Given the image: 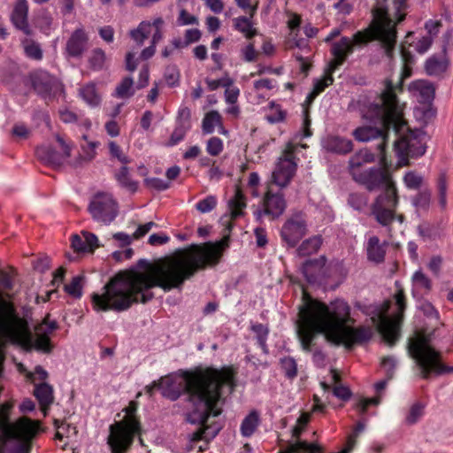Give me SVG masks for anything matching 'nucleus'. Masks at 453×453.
I'll return each instance as SVG.
<instances>
[{
  "label": "nucleus",
  "instance_id": "nucleus-26",
  "mask_svg": "<svg viewBox=\"0 0 453 453\" xmlns=\"http://www.w3.org/2000/svg\"><path fill=\"white\" fill-rule=\"evenodd\" d=\"M367 257L374 263H380L384 260L386 249L385 243H380L377 236H371L365 245Z\"/></svg>",
  "mask_w": 453,
  "mask_h": 453
},
{
  "label": "nucleus",
  "instance_id": "nucleus-64",
  "mask_svg": "<svg viewBox=\"0 0 453 453\" xmlns=\"http://www.w3.org/2000/svg\"><path fill=\"white\" fill-rule=\"evenodd\" d=\"M202 34L201 31L197 28H190L185 31L184 35V42L187 46L191 43H195L201 39Z\"/></svg>",
  "mask_w": 453,
  "mask_h": 453
},
{
  "label": "nucleus",
  "instance_id": "nucleus-28",
  "mask_svg": "<svg viewBox=\"0 0 453 453\" xmlns=\"http://www.w3.org/2000/svg\"><path fill=\"white\" fill-rule=\"evenodd\" d=\"M260 423L259 413L257 411H251L242 420L240 431L243 437H250Z\"/></svg>",
  "mask_w": 453,
  "mask_h": 453
},
{
  "label": "nucleus",
  "instance_id": "nucleus-58",
  "mask_svg": "<svg viewBox=\"0 0 453 453\" xmlns=\"http://www.w3.org/2000/svg\"><path fill=\"white\" fill-rule=\"evenodd\" d=\"M25 52L26 55L35 60H40L42 58V50L38 43L34 42H30L25 44Z\"/></svg>",
  "mask_w": 453,
  "mask_h": 453
},
{
  "label": "nucleus",
  "instance_id": "nucleus-21",
  "mask_svg": "<svg viewBox=\"0 0 453 453\" xmlns=\"http://www.w3.org/2000/svg\"><path fill=\"white\" fill-rule=\"evenodd\" d=\"M326 263V258L321 256L316 259H309L303 264L301 271L308 282L316 283L325 277Z\"/></svg>",
  "mask_w": 453,
  "mask_h": 453
},
{
  "label": "nucleus",
  "instance_id": "nucleus-60",
  "mask_svg": "<svg viewBox=\"0 0 453 453\" xmlns=\"http://www.w3.org/2000/svg\"><path fill=\"white\" fill-rule=\"evenodd\" d=\"M256 92L260 93L262 90H271L276 88V81L268 78L261 79L254 81L253 84Z\"/></svg>",
  "mask_w": 453,
  "mask_h": 453
},
{
  "label": "nucleus",
  "instance_id": "nucleus-57",
  "mask_svg": "<svg viewBox=\"0 0 453 453\" xmlns=\"http://www.w3.org/2000/svg\"><path fill=\"white\" fill-rule=\"evenodd\" d=\"M108 145L111 157L117 158L120 163L124 165H127L130 162L128 157L122 152L121 148L115 142L111 141Z\"/></svg>",
  "mask_w": 453,
  "mask_h": 453
},
{
  "label": "nucleus",
  "instance_id": "nucleus-42",
  "mask_svg": "<svg viewBox=\"0 0 453 453\" xmlns=\"http://www.w3.org/2000/svg\"><path fill=\"white\" fill-rule=\"evenodd\" d=\"M82 137L86 141V143L82 144L81 146V157L82 160L91 161L92 159L95 158V157L96 155V148L98 147L99 142L87 141V138H88L87 135H83Z\"/></svg>",
  "mask_w": 453,
  "mask_h": 453
},
{
  "label": "nucleus",
  "instance_id": "nucleus-45",
  "mask_svg": "<svg viewBox=\"0 0 453 453\" xmlns=\"http://www.w3.org/2000/svg\"><path fill=\"white\" fill-rule=\"evenodd\" d=\"M82 277L81 276H75L73 278L72 281L66 285H65V292L74 297V298H80L82 296Z\"/></svg>",
  "mask_w": 453,
  "mask_h": 453
},
{
  "label": "nucleus",
  "instance_id": "nucleus-48",
  "mask_svg": "<svg viewBox=\"0 0 453 453\" xmlns=\"http://www.w3.org/2000/svg\"><path fill=\"white\" fill-rule=\"evenodd\" d=\"M431 196L430 190L425 189L413 197L412 203L418 209L426 210L430 205Z\"/></svg>",
  "mask_w": 453,
  "mask_h": 453
},
{
  "label": "nucleus",
  "instance_id": "nucleus-12",
  "mask_svg": "<svg viewBox=\"0 0 453 453\" xmlns=\"http://www.w3.org/2000/svg\"><path fill=\"white\" fill-rule=\"evenodd\" d=\"M307 224L304 216L301 212L291 215L283 224L280 230V237L288 247H295L306 234Z\"/></svg>",
  "mask_w": 453,
  "mask_h": 453
},
{
  "label": "nucleus",
  "instance_id": "nucleus-25",
  "mask_svg": "<svg viewBox=\"0 0 453 453\" xmlns=\"http://www.w3.org/2000/svg\"><path fill=\"white\" fill-rule=\"evenodd\" d=\"M324 148L330 152L346 154L352 150L353 143L347 138L329 135L324 141Z\"/></svg>",
  "mask_w": 453,
  "mask_h": 453
},
{
  "label": "nucleus",
  "instance_id": "nucleus-53",
  "mask_svg": "<svg viewBox=\"0 0 453 453\" xmlns=\"http://www.w3.org/2000/svg\"><path fill=\"white\" fill-rule=\"evenodd\" d=\"M223 141L216 136L210 138L206 143V151L211 156H218L223 150Z\"/></svg>",
  "mask_w": 453,
  "mask_h": 453
},
{
  "label": "nucleus",
  "instance_id": "nucleus-2",
  "mask_svg": "<svg viewBox=\"0 0 453 453\" xmlns=\"http://www.w3.org/2000/svg\"><path fill=\"white\" fill-rule=\"evenodd\" d=\"M401 57L403 66L400 81L394 84L391 80H385L378 102H370L366 97H362L357 103L362 118L380 120L382 128L364 125L353 130L352 135L360 142L380 138L381 142L377 149L380 151V163L384 166L387 162L383 152L390 131L397 136L394 147L400 166L408 165L409 157H419L426 150L424 132L420 129L411 130L403 118V106L396 98L397 91H402L403 81L411 75V65L413 63V56L403 47L401 49Z\"/></svg>",
  "mask_w": 453,
  "mask_h": 453
},
{
  "label": "nucleus",
  "instance_id": "nucleus-4",
  "mask_svg": "<svg viewBox=\"0 0 453 453\" xmlns=\"http://www.w3.org/2000/svg\"><path fill=\"white\" fill-rule=\"evenodd\" d=\"M222 383L218 372L179 370L161 378L157 386L162 395L171 401L187 395L191 422L204 424L210 416L216 417L221 412L219 402Z\"/></svg>",
  "mask_w": 453,
  "mask_h": 453
},
{
  "label": "nucleus",
  "instance_id": "nucleus-62",
  "mask_svg": "<svg viewBox=\"0 0 453 453\" xmlns=\"http://www.w3.org/2000/svg\"><path fill=\"white\" fill-rule=\"evenodd\" d=\"M434 40L432 36H422L420 39H418L415 44V50L420 53L424 54L426 53L430 47L432 46Z\"/></svg>",
  "mask_w": 453,
  "mask_h": 453
},
{
  "label": "nucleus",
  "instance_id": "nucleus-44",
  "mask_svg": "<svg viewBox=\"0 0 453 453\" xmlns=\"http://www.w3.org/2000/svg\"><path fill=\"white\" fill-rule=\"evenodd\" d=\"M251 330L256 334L258 345L266 351V341L269 334L268 328L263 324L257 323L251 326Z\"/></svg>",
  "mask_w": 453,
  "mask_h": 453
},
{
  "label": "nucleus",
  "instance_id": "nucleus-41",
  "mask_svg": "<svg viewBox=\"0 0 453 453\" xmlns=\"http://www.w3.org/2000/svg\"><path fill=\"white\" fill-rule=\"evenodd\" d=\"M281 370L285 376L293 379L297 374V365L296 360L291 357H284L280 360Z\"/></svg>",
  "mask_w": 453,
  "mask_h": 453
},
{
  "label": "nucleus",
  "instance_id": "nucleus-56",
  "mask_svg": "<svg viewBox=\"0 0 453 453\" xmlns=\"http://www.w3.org/2000/svg\"><path fill=\"white\" fill-rule=\"evenodd\" d=\"M190 110L187 106H180L177 112L176 125L191 128Z\"/></svg>",
  "mask_w": 453,
  "mask_h": 453
},
{
  "label": "nucleus",
  "instance_id": "nucleus-20",
  "mask_svg": "<svg viewBox=\"0 0 453 453\" xmlns=\"http://www.w3.org/2000/svg\"><path fill=\"white\" fill-rule=\"evenodd\" d=\"M408 91L420 104H430L434 98V85L426 80H416L410 83Z\"/></svg>",
  "mask_w": 453,
  "mask_h": 453
},
{
  "label": "nucleus",
  "instance_id": "nucleus-11",
  "mask_svg": "<svg viewBox=\"0 0 453 453\" xmlns=\"http://www.w3.org/2000/svg\"><path fill=\"white\" fill-rule=\"evenodd\" d=\"M30 80L36 94L46 101H50L63 93L62 83L47 72L34 73L31 74Z\"/></svg>",
  "mask_w": 453,
  "mask_h": 453
},
{
  "label": "nucleus",
  "instance_id": "nucleus-17",
  "mask_svg": "<svg viewBox=\"0 0 453 453\" xmlns=\"http://www.w3.org/2000/svg\"><path fill=\"white\" fill-rule=\"evenodd\" d=\"M407 9V0H377L374 7V10L391 19L395 25L403 20Z\"/></svg>",
  "mask_w": 453,
  "mask_h": 453
},
{
  "label": "nucleus",
  "instance_id": "nucleus-35",
  "mask_svg": "<svg viewBox=\"0 0 453 453\" xmlns=\"http://www.w3.org/2000/svg\"><path fill=\"white\" fill-rule=\"evenodd\" d=\"M280 453H321V448L318 444L296 441L287 450Z\"/></svg>",
  "mask_w": 453,
  "mask_h": 453
},
{
  "label": "nucleus",
  "instance_id": "nucleus-23",
  "mask_svg": "<svg viewBox=\"0 0 453 453\" xmlns=\"http://www.w3.org/2000/svg\"><path fill=\"white\" fill-rule=\"evenodd\" d=\"M28 5L26 0H18L12 11L11 19L17 29L29 35L30 28L27 22Z\"/></svg>",
  "mask_w": 453,
  "mask_h": 453
},
{
  "label": "nucleus",
  "instance_id": "nucleus-63",
  "mask_svg": "<svg viewBox=\"0 0 453 453\" xmlns=\"http://www.w3.org/2000/svg\"><path fill=\"white\" fill-rule=\"evenodd\" d=\"M81 234L84 238L86 246H88V252H93L99 246L97 236L88 231H82Z\"/></svg>",
  "mask_w": 453,
  "mask_h": 453
},
{
  "label": "nucleus",
  "instance_id": "nucleus-18",
  "mask_svg": "<svg viewBox=\"0 0 453 453\" xmlns=\"http://www.w3.org/2000/svg\"><path fill=\"white\" fill-rule=\"evenodd\" d=\"M376 156L365 148L354 153L349 160V172L354 180L365 173L366 165L375 162Z\"/></svg>",
  "mask_w": 453,
  "mask_h": 453
},
{
  "label": "nucleus",
  "instance_id": "nucleus-5",
  "mask_svg": "<svg viewBox=\"0 0 453 453\" xmlns=\"http://www.w3.org/2000/svg\"><path fill=\"white\" fill-rule=\"evenodd\" d=\"M396 25L386 16L372 10V20L369 27L357 31L352 38L343 36L331 45L334 60L329 64L330 72H334L353 52L354 46L365 45L372 41H379L384 54L391 59L396 44Z\"/></svg>",
  "mask_w": 453,
  "mask_h": 453
},
{
  "label": "nucleus",
  "instance_id": "nucleus-31",
  "mask_svg": "<svg viewBox=\"0 0 453 453\" xmlns=\"http://www.w3.org/2000/svg\"><path fill=\"white\" fill-rule=\"evenodd\" d=\"M79 95L91 107L99 105L101 102V97L94 83H88L81 87L79 90Z\"/></svg>",
  "mask_w": 453,
  "mask_h": 453
},
{
  "label": "nucleus",
  "instance_id": "nucleus-27",
  "mask_svg": "<svg viewBox=\"0 0 453 453\" xmlns=\"http://www.w3.org/2000/svg\"><path fill=\"white\" fill-rule=\"evenodd\" d=\"M219 429L211 430L210 427H204L192 434L190 442L192 448H198L199 451H204L208 449V442L218 434Z\"/></svg>",
  "mask_w": 453,
  "mask_h": 453
},
{
  "label": "nucleus",
  "instance_id": "nucleus-59",
  "mask_svg": "<svg viewBox=\"0 0 453 453\" xmlns=\"http://www.w3.org/2000/svg\"><path fill=\"white\" fill-rule=\"evenodd\" d=\"M177 24L180 27L196 25L198 24V19L196 16L188 13L185 9H181L177 18Z\"/></svg>",
  "mask_w": 453,
  "mask_h": 453
},
{
  "label": "nucleus",
  "instance_id": "nucleus-13",
  "mask_svg": "<svg viewBox=\"0 0 453 453\" xmlns=\"http://www.w3.org/2000/svg\"><path fill=\"white\" fill-rule=\"evenodd\" d=\"M297 164L295 155L290 151H284L279 157L273 172V181L280 188L287 187L296 172Z\"/></svg>",
  "mask_w": 453,
  "mask_h": 453
},
{
  "label": "nucleus",
  "instance_id": "nucleus-15",
  "mask_svg": "<svg viewBox=\"0 0 453 453\" xmlns=\"http://www.w3.org/2000/svg\"><path fill=\"white\" fill-rule=\"evenodd\" d=\"M56 140L59 143L62 152L56 151L50 145H42L36 149V156L46 165L53 167L61 165L71 156V146L59 135H56Z\"/></svg>",
  "mask_w": 453,
  "mask_h": 453
},
{
  "label": "nucleus",
  "instance_id": "nucleus-22",
  "mask_svg": "<svg viewBox=\"0 0 453 453\" xmlns=\"http://www.w3.org/2000/svg\"><path fill=\"white\" fill-rule=\"evenodd\" d=\"M88 37L82 28H77L66 42V52L69 57L80 58L88 50Z\"/></svg>",
  "mask_w": 453,
  "mask_h": 453
},
{
  "label": "nucleus",
  "instance_id": "nucleus-36",
  "mask_svg": "<svg viewBox=\"0 0 453 453\" xmlns=\"http://www.w3.org/2000/svg\"><path fill=\"white\" fill-rule=\"evenodd\" d=\"M245 197L240 190H236L233 198L228 202V208L232 219H236L242 214V210L245 208Z\"/></svg>",
  "mask_w": 453,
  "mask_h": 453
},
{
  "label": "nucleus",
  "instance_id": "nucleus-16",
  "mask_svg": "<svg viewBox=\"0 0 453 453\" xmlns=\"http://www.w3.org/2000/svg\"><path fill=\"white\" fill-rule=\"evenodd\" d=\"M443 37L444 42L441 53L431 56L425 63V70L429 76H440L449 68V59L447 56V46L452 37L451 32L448 31Z\"/></svg>",
  "mask_w": 453,
  "mask_h": 453
},
{
  "label": "nucleus",
  "instance_id": "nucleus-43",
  "mask_svg": "<svg viewBox=\"0 0 453 453\" xmlns=\"http://www.w3.org/2000/svg\"><path fill=\"white\" fill-rule=\"evenodd\" d=\"M55 426L57 429L56 439L60 441L65 438L68 439L77 433L75 426L65 422L55 421Z\"/></svg>",
  "mask_w": 453,
  "mask_h": 453
},
{
  "label": "nucleus",
  "instance_id": "nucleus-3",
  "mask_svg": "<svg viewBox=\"0 0 453 453\" xmlns=\"http://www.w3.org/2000/svg\"><path fill=\"white\" fill-rule=\"evenodd\" d=\"M350 311V306L342 299L326 304L303 293L296 321L302 349L311 351L313 342L319 334L335 345L343 344L348 348L354 343L369 341L372 335V330L365 326L353 327L354 319Z\"/></svg>",
  "mask_w": 453,
  "mask_h": 453
},
{
  "label": "nucleus",
  "instance_id": "nucleus-49",
  "mask_svg": "<svg viewBox=\"0 0 453 453\" xmlns=\"http://www.w3.org/2000/svg\"><path fill=\"white\" fill-rule=\"evenodd\" d=\"M164 78L169 87H177L180 83V71L175 65L165 68Z\"/></svg>",
  "mask_w": 453,
  "mask_h": 453
},
{
  "label": "nucleus",
  "instance_id": "nucleus-9",
  "mask_svg": "<svg viewBox=\"0 0 453 453\" xmlns=\"http://www.w3.org/2000/svg\"><path fill=\"white\" fill-rule=\"evenodd\" d=\"M396 311L390 316L388 314L389 303H385L377 314L372 318L373 323L377 326L379 332L384 340L393 345L399 338L400 327L403 320V313L405 308L404 296L402 290L395 295Z\"/></svg>",
  "mask_w": 453,
  "mask_h": 453
},
{
  "label": "nucleus",
  "instance_id": "nucleus-7",
  "mask_svg": "<svg viewBox=\"0 0 453 453\" xmlns=\"http://www.w3.org/2000/svg\"><path fill=\"white\" fill-rule=\"evenodd\" d=\"M408 349L411 356L416 360L425 379H427L432 373L440 375L453 372V365L447 366L441 362L440 352L431 347L425 336L418 335L410 340Z\"/></svg>",
  "mask_w": 453,
  "mask_h": 453
},
{
  "label": "nucleus",
  "instance_id": "nucleus-10",
  "mask_svg": "<svg viewBox=\"0 0 453 453\" xmlns=\"http://www.w3.org/2000/svg\"><path fill=\"white\" fill-rule=\"evenodd\" d=\"M88 211L95 221L107 226L117 218L119 204L111 194L98 192L90 198Z\"/></svg>",
  "mask_w": 453,
  "mask_h": 453
},
{
  "label": "nucleus",
  "instance_id": "nucleus-46",
  "mask_svg": "<svg viewBox=\"0 0 453 453\" xmlns=\"http://www.w3.org/2000/svg\"><path fill=\"white\" fill-rule=\"evenodd\" d=\"M438 202L441 210L447 208V180L444 173L439 176L438 182Z\"/></svg>",
  "mask_w": 453,
  "mask_h": 453
},
{
  "label": "nucleus",
  "instance_id": "nucleus-38",
  "mask_svg": "<svg viewBox=\"0 0 453 453\" xmlns=\"http://www.w3.org/2000/svg\"><path fill=\"white\" fill-rule=\"evenodd\" d=\"M234 28L244 35L248 39L252 38L256 35L257 31L253 28L252 22L247 17L241 16L234 19Z\"/></svg>",
  "mask_w": 453,
  "mask_h": 453
},
{
  "label": "nucleus",
  "instance_id": "nucleus-47",
  "mask_svg": "<svg viewBox=\"0 0 453 453\" xmlns=\"http://www.w3.org/2000/svg\"><path fill=\"white\" fill-rule=\"evenodd\" d=\"M334 72H330V66H328L327 73L322 79H315L313 81L314 95H319L323 92L326 88L330 86L334 82L332 76Z\"/></svg>",
  "mask_w": 453,
  "mask_h": 453
},
{
  "label": "nucleus",
  "instance_id": "nucleus-33",
  "mask_svg": "<svg viewBox=\"0 0 453 453\" xmlns=\"http://www.w3.org/2000/svg\"><path fill=\"white\" fill-rule=\"evenodd\" d=\"M114 176L121 188L130 192H135L137 190L138 183L131 179L129 170L126 165L121 166Z\"/></svg>",
  "mask_w": 453,
  "mask_h": 453
},
{
  "label": "nucleus",
  "instance_id": "nucleus-61",
  "mask_svg": "<svg viewBox=\"0 0 453 453\" xmlns=\"http://www.w3.org/2000/svg\"><path fill=\"white\" fill-rule=\"evenodd\" d=\"M145 184L158 191L165 190L169 188V182L159 178H148L145 180Z\"/></svg>",
  "mask_w": 453,
  "mask_h": 453
},
{
  "label": "nucleus",
  "instance_id": "nucleus-34",
  "mask_svg": "<svg viewBox=\"0 0 453 453\" xmlns=\"http://www.w3.org/2000/svg\"><path fill=\"white\" fill-rule=\"evenodd\" d=\"M134 93L133 78L126 77L116 87L113 96L117 98L127 99L133 96Z\"/></svg>",
  "mask_w": 453,
  "mask_h": 453
},
{
  "label": "nucleus",
  "instance_id": "nucleus-55",
  "mask_svg": "<svg viewBox=\"0 0 453 453\" xmlns=\"http://www.w3.org/2000/svg\"><path fill=\"white\" fill-rule=\"evenodd\" d=\"M189 129L190 128H188L187 127L176 125L173 134H171L170 140L167 142V145L168 146L177 145L179 142H180L184 139L186 134L188 133V131Z\"/></svg>",
  "mask_w": 453,
  "mask_h": 453
},
{
  "label": "nucleus",
  "instance_id": "nucleus-8",
  "mask_svg": "<svg viewBox=\"0 0 453 453\" xmlns=\"http://www.w3.org/2000/svg\"><path fill=\"white\" fill-rule=\"evenodd\" d=\"M125 411V418L110 426L108 444L112 453H124L131 445L134 436L140 431V425L134 415L135 404L130 403Z\"/></svg>",
  "mask_w": 453,
  "mask_h": 453
},
{
  "label": "nucleus",
  "instance_id": "nucleus-19",
  "mask_svg": "<svg viewBox=\"0 0 453 453\" xmlns=\"http://www.w3.org/2000/svg\"><path fill=\"white\" fill-rule=\"evenodd\" d=\"M57 327L58 324L55 320L49 321L47 319L43 320L35 327V339L34 345L36 349L46 353L51 350L50 337Z\"/></svg>",
  "mask_w": 453,
  "mask_h": 453
},
{
  "label": "nucleus",
  "instance_id": "nucleus-54",
  "mask_svg": "<svg viewBox=\"0 0 453 453\" xmlns=\"http://www.w3.org/2000/svg\"><path fill=\"white\" fill-rule=\"evenodd\" d=\"M217 205V198L214 196H208L196 204V208L201 213L211 211Z\"/></svg>",
  "mask_w": 453,
  "mask_h": 453
},
{
  "label": "nucleus",
  "instance_id": "nucleus-39",
  "mask_svg": "<svg viewBox=\"0 0 453 453\" xmlns=\"http://www.w3.org/2000/svg\"><path fill=\"white\" fill-rule=\"evenodd\" d=\"M151 25L150 21H142L137 28L130 31L131 38L139 45H142L150 34Z\"/></svg>",
  "mask_w": 453,
  "mask_h": 453
},
{
  "label": "nucleus",
  "instance_id": "nucleus-37",
  "mask_svg": "<svg viewBox=\"0 0 453 453\" xmlns=\"http://www.w3.org/2000/svg\"><path fill=\"white\" fill-rule=\"evenodd\" d=\"M330 375H331V383L334 385V387H333L334 395L341 400H343V401L349 399V397L351 395L350 390L347 387H344V386L339 384L340 375L338 374V372L335 370H331Z\"/></svg>",
  "mask_w": 453,
  "mask_h": 453
},
{
  "label": "nucleus",
  "instance_id": "nucleus-24",
  "mask_svg": "<svg viewBox=\"0 0 453 453\" xmlns=\"http://www.w3.org/2000/svg\"><path fill=\"white\" fill-rule=\"evenodd\" d=\"M412 296L415 298H420L422 296L430 292L432 281L422 270H417L411 276Z\"/></svg>",
  "mask_w": 453,
  "mask_h": 453
},
{
  "label": "nucleus",
  "instance_id": "nucleus-40",
  "mask_svg": "<svg viewBox=\"0 0 453 453\" xmlns=\"http://www.w3.org/2000/svg\"><path fill=\"white\" fill-rule=\"evenodd\" d=\"M403 183L408 189L417 190L420 188L424 182L422 175L414 171H408L403 175Z\"/></svg>",
  "mask_w": 453,
  "mask_h": 453
},
{
  "label": "nucleus",
  "instance_id": "nucleus-30",
  "mask_svg": "<svg viewBox=\"0 0 453 453\" xmlns=\"http://www.w3.org/2000/svg\"><path fill=\"white\" fill-rule=\"evenodd\" d=\"M34 394L42 407H47L53 402V388L48 383L35 385Z\"/></svg>",
  "mask_w": 453,
  "mask_h": 453
},
{
  "label": "nucleus",
  "instance_id": "nucleus-6",
  "mask_svg": "<svg viewBox=\"0 0 453 453\" xmlns=\"http://www.w3.org/2000/svg\"><path fill=\"white\" fill-rule=\"evenodd\" d=\"M355 181L368 191L382 190L371 207L372 215L380 225L389 227L395 219L403 223V216H395L398 204L397 189L388 170L379 166L369 167Z\"/></svg>",
  "mask_w": 453,
  "mask_h": 453
},
{
  "label": "nucleus",
  "instance_id": "nucleus-50",
  "mask_svg": "<svg viewBox=\"0 0 453 453\" xmlns=\"http://www.w3.org/2000/svg\"><path fill=\"white\" fill-rule=\"evenodd\" d=\"M106 59L105 53L101 49H95L89 58V64L95 70H100L104 67Z\"/></svg>",
  "mask_w": 453,
  "mask_h": 453
},
{
  "label": "nucleus",
  "instance_id": "nucleus-14",
  "mask_svg": "<svg viewBox=\"0 0 453 453\" xmlns=\"http://www.w3.org/2000/svg\"><path fill=\"white\" fill-rule=\"evenodd\" d=\"M286 206L283 194L280 191L273 192L269 188L265 194L262 208L255 211L254 215L257 220H260L265 215L275 219L283 214Z\"/></svg>",
  "mask_w": 453,
  "mask_h": 453
},
{
  "label": "nucleus",
  "instance_id": "nucleus-51",
  "mask_svg": "<svg viewBox=\"0 0 453 453\" xmlns=\"http://www.w3.org/2000/svg\"><path fill=\"white\" fill-rule=\"evenodd\" d=\"M425 405L421 403H414L406 416V422L410 425L417 423L424 414Z\"/></svg>",
  "mask_w": 453,
  "mask_h": 453
},
{
  "label": "nucleus",
  "instance_id": "nucleus-32",
  "mask_svg": "<svg viewBox=\"0 0 453 453\" xmlns=\"http://www.w3.org/2000/svg\"><path fill=\"white\" fill-rule=\"evenodd\" d=\"M222 117L217 111L207 112L202 122V131L204 134H212L216 127L221 125Z\"/></svg>",
  "mask_w": 453,
  "mask_h": 453
},
{
  "label": "nucleus",
  "instance_id": "nucleus-1",
  "mask_svg": "<svg viewBox=\"0 0 453 453\" xmlns=\"http://www.w3.org/2000/svg\"><path fill=\"white\" fill-rule=\"evenodd\" d=\"M224 242L193 245L172 258L150 265L147 272H120L100 291L91 295L93 309L99 311H123L133 303H145L153 298L150 289L159 287L165 291L180 288L199 269L216 264Z\"/></svg>",
  "mask_w": 453,
  "mask_h": 453
},
{
  "label": "nucleus",
  "instance_id": "nucleus-52",
  "mask_svg": "<svg viewBox=\"0 0 453 453\" xmlns=\"http://www.w3.org/2000/svg\"><path fill=\"white\" fill-rule=\"evenodd\" d=\"M367 197L359 193H351L348 198V203L357 211H362L367 204Z\"/></svg>",
  "mask_w": 453,
  "mask_h": 453
},
{
  "label": "nucleus",
  "instance_id": "nucleus-29",
  "mask_svg": "<svg viewBox=\"0 0 453 453\" xmlns=\"http://www.w3.org/2000/svg\"><path fill=\"white\" fill-rule=\"evenodd\" d=\"M322 244V238L319 235L304 240L296 250L299 257H308L316 253Z\"/></svg>",
  "mask_w": 453,
  "mask_h": 453
}]
</instances>
